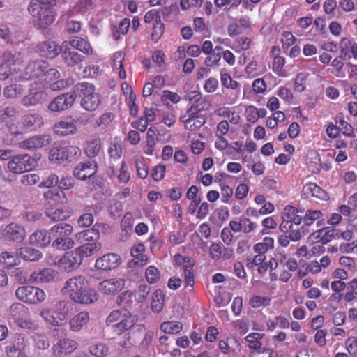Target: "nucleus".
I'll return each instance as SVG.
<instances>
[{
    "mask_svg": "<svg viewBox=\"0 0 357 357\" xmlns=\"http://www.w3.org/2000/svg\"><path fill=\"white\" fill-rule=\"evenodd\" d=\"M63 294L68 295L73 302L89 305L98 299L96 290L87 288V280L84 276L77 275L68 279L61 289Z\"/></svg>",
    "mask_w": 357,
    "mask_h": 357,
    "instance_id": "1",
    "label": "nucleus"
},
{
    "mask_svg": "<svg viewBox=\"0 0 357 357\" xmlns=\"http://www.w3.org/2000/svg\"><path fill=\"white\" fill-rule=\"evenodd\" d=\"M51 7L44 0L31 3L29 11L33 17L35 26L40 29H45L53 23L55 14Z\"/></svg>",
    "mask_w": 357,
    "mask_h": 357,
    "instance_id": "2",
    "label": "nucleus"
},
{
    "mask_svg": "<svg viewBox=\"0 0 357 357\" xmlns=\"http://www.w3.org/2000/svg\"><path fill=\"white\" fill-rule=\"evenodd\" d=\"M16 298L27 304H38L45 301L46 294L40 288L24 285L19 287L15 291Z\"/></svg>",
    "mask_w": 357,
    "mask_h": 357,
    "instance_id": "3",
    "label": "nucleus"
},
{
    "mask_svg": "<svg viewBox=\"0 0 357 357\" xmlns=\"http://www.w3.org/2000/svg\"><path fill=\"white\" fill-rule=\"evenodd\" d=\"M174 262L176 268H181L183 271L182 276L184 279L185 287H193L195 284L193 267L195 264L194 259L181 254H176L174 256Z\"/></svg>",
    "mask_w": 357,
    "mask_h": 357,
    "instance_id": "4",
    "label": "nucleus"
},
{
    "mask_svg": "<svg viewBox=\"0 0 357 357\" xmlns=\"http://www.w3.org/2000/svg\"><path fill=\"white\" fill-rule=\"evenodd\" d=\"M34 167V159L28 154L14 155L8 162V170L13 174L29 172Z\"/></svg>",
    "mask_w": 357,
    "mask_h": 357,
    "instance_id": "5",
    "label": "nucleus"
},
{
    "mask_svg": "<svg viewBox=\"0 0 357 357\" xmlns=\"http://www.w3.org/2000/svg\"><path fill=\"white\" fill-rule=\"evenodd\" d=\"M76 146H70L65 142H54L49 151L50 162L61 163L67 160Z\"/></svg>",
    "mask_w": 357,
    "mask_h": 357,
    "instance_id": "6",
    "label": "nucleus"
},
{
    "mask_svg": "<svg viewBox=\"0 0 357 357\" xmlns=\"http://www.w3.org/2000/svg\"><path fill=\"white\" fill-rule=\"evenodd\" d=\"M278 259L280 266L285 268L279 275V279L283 282H287L292 277V272L296 271L298 268L297 261L284 252H278Z\"/></svg>",
    "mask_w": 357,
    "mask_h": 357,
    "instance_id": "7",
    "label": "nucleus"
},
{
    "mask_svg": "<svg viewBox=\"0 0 357 357\" xmlns=\"http://www.w3.org/2000/svg\"><path fill=\"white\" fill-rule=\"evenodd\" d=\"M28 344V341L24 335H17L13 344L5 348L7 357H29L26 354Z\"/></svg>",
    "mask_w": 357,
    "mask_h": 357,
    "instance_id": "8",
    "label": "nucleus"
},
{
    "mask_svg": "<svg viewBox=\"0 0 357 357\" xmlns=\"http://www.w3.org/2000/svg\"><path fill=\"white\" fill-rule=\"evenodd\" d=\"M79 346L78 342L73 338L63 337L52 347V352L55 357H64L73 353Z\"/></svg>",
    "mask_w": 357,
    "mask_h": 357,
    "instance_id": "9",
    "label": "nucleus"
},
{
    "mask_svg": "<svg viewBox=\"0 0 357 357\" xmlns=\"http://www.w3.org/2000/svg\"><path fill=\"white\" fill-rule=\"evenodd\" d=\"M48 66L47 62L43 60L31 61L24 68L22 78L29 80L44 75Z\"/></svg>",
    "mask_w": 357,
    "mask_h": 357,
    "instance_id": "10",
    "label": "nucleus"
},
{
    "mask_svg": "<svg viewBox=\"0 0 357 357\" xmlns=\"http://www.w3.org/2000/svg\"><path fill=\"white\" fill-rule=\"evenodd\" d=\"M124 285L123 279L112 278L99 282L97 289L103 295H115L124 287Z\"/></svg>",
    "mask_w": 357,
    "mask_h": 357,
    "instance_id": "11",
    "label": "nucleus"
},
{
    "mask_svg": "<svg viewBox=\"0 0 357 357\" xmlns=\"http://www.w3.org/2000/svg\"><path fill=\"white\" fill-rule=\"evenodd\" d=\"M75 100L70 93H66L56 96L48 105V109L53 112H59L71 107Z\"/></svg>",
    "mask_w": 357,
    "mask_h": 357,
    "instance_id": "12",
    "label": "nucleus"
},
{
    "mask_svg": "<svg viewBox=\"0 0 357 357\" xmlns=\"http://www.w3.org/2000/svg\"><path fill=\"white\" fill-rule=\"evenodd\" d=\"M52 141V139L50 135H38L22 141L19 146L27 150L38 149L49 145Z\"/></svg>",
    "mask_w": 357,
    "mask_h": 357,
    "instance_id": "13",
    "label": "nucleus"
},
{
    "mask_svg": "<svg viewBox=\"0 0 357 357\" xmlns=\"http://www.w3.org/2000/svg\"><path fill=\"white\" fill-rule=\"evenodd\" d=\"M82 258L76 249L72 251L66 252L58 261L60 268L65 271H70L80 266L82 262Z\"/></svg>",
    "mask_w": 357,
    "mask_h": 357,
    "instance_id": "14",
    "label": "nucleus"
},
{
    "mask_svg": "<svg viewBox=\"0 0 357 357\" xmlns=\"http://www.w3.org/2000/svg\"><path fill=\"white\" fill-rule=\"evenodd\" d=\"M132 259L129 262L130 267H142L147 264L149 258L145 254V246L141 242L135 243L130 249Z\"/></svg>",
    "mask_w": 357,
    "mask_h": 357,
    "instance_id": "15",
    "label": "nucleus"
},
{
    "mask_svg": "<svg viewBox=\"0 0 357 357\" xmlns=\"http://www.w3.org/2000/svg\"><path fill=\"white\" fill-rule=\"evenodd\" d=\"M47 99V94L42 87L37 88L33 84L30 88L29 93L22 99V104L26 107L36 106L42 104Z\"/></svg>",
    "mask_w": 357,
    "mask_h": 357,
    "instance_id": "16",
    "label": "nucleus"
},
{
    "mask_svg": "<svg viewBox=\"0 0 357 357\" xmlns=\"http://www.w3.org/2000/svg\"><path fill=\"white\" fill-rule=\"evenodd\" d=\"M121 262V257L115 253H108L96 261L95 267L101 271H110L118 267Z\"/></svg>",
    "mask_w": 357,
    "mask_h": 357,
    "instance_id": "17",
    "label": "nucleus"
},
{
    "mask_svg": "<svg viewBox=\"0 0 357 357\" xmlns=\"http://www.w3.org/2000/svg\"><path fill=\"white\" fill-rule=\"evenodd\" d=\"M97 170V162L93 160L80 162L74 169L73 176L79 180H86L93 176Z\"/></svg>",
    "mask_w": 357,
    "mask_h": 357,
    "instance_id": "18",
    "label": "nucleus"
},
{
    "mask_svg": "<svg viewBox=\"0 0 357 357\" xmlns=\"http://www.w3.org/2000/svg\"><path fill=\"white\" fill-rule=\"evenodd\" d=\"M137 321L135 315H133L130 311L124 310L122 318L117 323L113 324L112 328L116 334L121 335L131 328Z\"/></svg>",
    "mask_w": 357,
    "mask_h": 357,
    "instance_id": "19",
    "label": "nucleus"
},
{
    "mask_svg": "<svg viewBox=\"0 0 357 357\" xmlns=\"http://www.w3.org/2000/svg\"><path fill=\"white\" fill-rule=\"evenodd\" d=\"M25 234L24 228L15 222L10 223L4 229L5 238L14 242H22L25 238Z\"/></svg>",
    "mask_w": 357,
    "mask_h": 357,
    "instance_id": "20",
    "label": "nucleus"
},
{
    "mask_svg": "<svg viewBox=\"0 0 357 357\" xmlns=\"http://www.w3.org/2000/svg\"><path fill=\"white\" fill-rule=\"evenodd\" d=\"M10 54H4L0 58V80L3 81L7 79L12 74L13 70H15L16 68L15 61L12 59Z\"/></svg>",
    "mask_w": 357,
    "mask_h": 357,
    "instance_id": "21",
    "label": "nucleus"
},
{
    "mask_svg": "<svg viewBox=\"0 0 357 357\" xmlns=\"http://www.w3.org/2000/svg\"><path fill=\"white\" fill-rule=\"evenodd\" d=\"M56 275L55 271L50 268L36 271L30 275L29 280L33 283H47L52 282Z\"/></svg>",
    "mask_w": 357,
    "mask_h": 357,
    "instance_id": "22",
    "label": "nucleus"
},
{
    "mask_svg": "<svg viewBox=\"0 0 357 357\" xmlns=\"http://www.w3.org/2000/svg\"><path fill=\"white\" fill-rule=\"evenodd\" d=\"M101 147L100 138L97 135H92L86 139L84 147V152L87 157L93 158L98 155L101 150Z\"/></svg>",
    "mask_w": 357,
    "mask_h": 357,
    "instance_id": "23",
    "label": "nucleus"
},
{
    "mask_svg": "<svg viewBox=\"0 0 357 357\" xmlns=\"http://www.w3.org/2000/svg\"><path fill=\"white\" fill-rule=\"evenodd\" d=\"M77 128L73 121H60L53 126V131L55 135L65 137L74 135L77 132Z\"/></svg>",
    "mask_w": 357,
    "mask_h": 357,
    "instance_id": "24",
    "label": "nucleus"
},
{
    "mask_svg": "<svg viewBox=\"0 0 357 357\" xmlns=\"http://www.w3.org/2000/svg\"><path fill=\"white\" fill-rule=\"evenodd\" d=\"M52 236L50 230H37L29 237V242L31 245L40 247H45L50 244Z\"/></svg>",
    "mask_w": 357,
    "mask_h": 357,
    "instance_id": "25",
    "label": "nucleus"
},
{
    "mask_svg": "<svg viewBox=\"0 0 357 357\" xmlns=\"http://www.w3.org/2000/svg\"><path fill=\"white\" fill-rule=\"evenodd\" d=\"M73 231V226L67 223H61L53 226L50 229L52 239L64 238L70 236Z\"/></svg>",
    "mask_w": 357,
    "mask_h": 357,
    "instance_id": "26",
    "label": "nucleus"
},
{
    "mask_svg": "<svg viewBox=\"0 0 357 357\" xmlns=\"http://www.w3.org/2000/svg\"><path fill=\"white\" fill-rule=\"evenodd\" d=\"M29 312L28 308L23 304L16 303L10 307L9 316L13 322L18 324L24 317H29Z\"/></svg>",
    "mask_w": 357,
    "mask_h": 357,
    "instance_id": "27",
    "label": "nucleus"
},
{
    "mask_svg": "<svg viewBox=\"0 0 357 357\" xmlns=\"http://www.w3.org/2000/svg\"><path fill=\"white\" fill-rule=\"evenodd\" d=\"M101 102L100 96L94 91L92 93L81 99L80 105L86 111L96 110Z\"/></svg>",
    "mask_w": 357,
    "mask_h": 357,
    "instance_id": "28",
    "label": "nucleus"
},
{
    "mask_svg": "<svg viewBox=\"0 0 357 357\" xmlns=\"http://www.w3.org/2000/svg\"><path fill=\"white\" fill-rule=\"evenodd\" d=\"M317 221V225L320 226L324 223V213L320 210H307L303 216V226L305 229L311 226Z\"/></svg>",
    "mask_w": 357,
    "mask_h": 357,
    "instance_id": "29",
    "label": "nucleus"
},
{
    "mask_svg": "<svg viewBox=\"0 0 357 357\" xmlns=\"http://www.w3.org/2000/svg\"><path fill=\"white\" fill-rule=\"evenodd\" d=\"M22 122L26 129L32 131L41 127L43 119L38 114H27L22 117Z\"/></svg>",
    "mask_w": 357,
    "mask_h": 357,
    "instance_id": "30",
    "label": "nucleus"
},
{
    "mask_svg": "<svg viewBox=\"0 0 357 357\" xmlns=\"http://www.w3.org/2000/svg\"><path fill=\"white\" fill-rule=\"evenodd\" d=\"M267 112L264 108H257L254 105H248L245 110L246 121L252 124L255 123L259 118L266 116Z\"/></svg>",
    "mask_w": 357,
    "mask_h": 357,
    "instance_id": "31",
    "label": "nucleus"
},
{
    "mask_svg": "<svg viewBox=\"0 0 357 357\" xmlns=\"http://www.w3.org/2000/svg\"><path fill=\"white\" fill-rule=\"evenodd\" d=\"M90 319L89 314L87 312H81L72 317L69 321L70 328L72 331H79Z\"/></svg>",
    "mask_w": 357,
    "mask_h": 357,
    "instance_id": "32",
    "label": "nucleus"
},
{
    "mask_svg": "<svg viewBox=\"0 0 357 357\" xmlns=\"http://www.w3.org/2000/svg\"><path fill=\"white\" fill-rule=\"evenodd\" d=\"M96 91L95 86L89 82H78L73 86V93L76 97L84 98Z\"/></svg>",
    "mask_w": 357,
    "mask_h": 357,
    "instance_id": "33",
    "label": "nucleus"
},
{
    "mask_svg": "<svg viewBox=\"0 0 357 357\" xmlns=\"http://www.w3.org/2000/svg\"><path fill=\"white\" fill-rule=\"evenodd\" d=\"M72 47H73V50H71V48H66L62 53V57L68 66H74L82 62L84 59V57L75 50V46ZM66 47H67V46H66Z\"/></svg>",
    "mask_w": 357,
    "mask_h": 357,
    "instance_id": "34",
    "label": "nucleus"
},
{
    "mask_svg": "<svg viewBox=\"0 0 357 357\" xmlns=\"http://www.w3.org/2000/svg\"><path fill=\"white\" fill-rule=\"evenodd\" d=\"M282 222L279 226V229L282 232L289 234V238L292 241H298L301 239V233L298 230L292 229V225L290 219L287 218L284 215L282 217Z\"/></svg>",
    "mask_w": 357,
    "mask_h": 357,
    "instance_id": "35",
    "label": "nucleus"
},
{
    "mask_svg": "<svg viewBox=\"0 0 357 357\" xmlns=\"http://www.w3.org/2000/svg\"><path fill=\"white\" fill-rule=\"evenodd\" d=\"M24 260L29 261H38L42 257V253L38 250L31 247H24L17 252Z\"/></svg>",
    "mask_w": 357,
    "mask_h": 357,
    "instance_id": "36",
    "label": "nucleus"
},
{
    "mask_svg": "<svg viewBox=\"0 0 357 357\" xmlns=\"http://www.w3.org/2000/svg\"><path fill=\"white\" fill-rule=\"evenodd\" d=\"M185 116H180V121L183 123L184 127L186 130L190 131H196L202 127L206 123V119L203 115H200L193 119H184Z\"/></svg>",
    "mask_w": 357,
    "mask_h": 357,
    "instance_id": "37",
    "label": "nucleus"
},
{
    "mask_svg": "<svg viewBox=\"0 0 357 357\" xmlns=\"http://www.w3.org/2000/svg\"><path fill=\"white\" fill-rule=\"evenodd\" d=\"M165 300V294L163 290L158 289H156L152 296V301L151 303V310L154 312L159 313L162 311L164 307V303Z\"/></svg>",
    "mask_w": 357,
    "mask_h": 357,
    "instance_id": "38",
    "label": "nucleus"
},
{
    "mask_svg": "<svg viewBox=\"0 0 357 357\" xmlns=\"http://www.w3.org/2000/svg\"><path fill=\"white\" fill-rule=\"evenodd\" d=\"M101 248L100 243H86L75 248L82 259L92 255L95 252L98 251Z\"/></svg>",
    "mask_w": 357,
    "mask_h": 357,
    "instance_id": "39",
    "label": "nucleus"
},
{
    "mask_svg": "<svg viewBox=\"0 0 357 357\" xmlns=\"http://www.w3.org/2000/svg\"><path fill=\"white\" fill-rule=\"evenodd\" d=\"M298 210L292 206L287 205L284 208V215L290 219L292 226L294 225L296 227H301V224L303 222V217L297 215Z\"/></svg>",
    "mask_w": 357,
    "mask_h": 357,
    "instance_id": "40",
    "label": "nucleus"
},
{
    "mask_svg": "<svg viewBox=\"0 0 357 357\" xmlns=\"http://www.w3.org/2000/svg\"><path fill=\"white\" fill-rule=\"evenodd\" d=\"M160 330L168 334H178L183 329V324L179 321H168L160 324Z\"/></svg>",
    "mask_w": 357,
    "mask_h": 357,
    "instance_id": "41",
    "label": "nucleus"
},
{
    "mask_svg": "<svg viewBox=\"0 0 357 357\" xmlns=\"http://www.w3.org/2000/svg\"><path fill=\"white\" fill-rule=\"evenodd\" d=\"M273 238L265 237L262 242L254 245L253 250L255 253L266 255V253L273 248Z\"/></svg>",
    "mask_w": 357,
    "mask_h": 357,
    "instance_id": "42",
    "label": "nucleus"
},
{
    "mask_svg": "<svg viewBox=\"0 0 357 357\" xmlns=\"http://www.w3.org/2000/svg\"><path fill=\"white\" fill-rule=\"evenodd\" d=\"M310 74L307 72H301L294 79V90L295 92H303L306 89V82Z\"/></svg>",
    "mask_w": 357,
    "mask_h": 357,
    "instance_id": "43",
    "label": "nucleus"
},
{
    "mask_svg": "<svg viewBox=\"0 0 357 357\" xmlns=\"http://www.w3.org/2000/svg\"><path fill=\"white\" fill-rule=\"evenodd\" d=\"M134 164L137 170V176L145 179L149 174V166L144 158L140 157L134 160Z\"/></svg>",
    "mask_w": 357,
    "mask_h": 357,
    "instance_id": "44",
    "label": "nucleus"
},
{
    "mask_svg": "<svg viewBox=\"0 0 357 357\" xmlns=\"http://www.w3.org/2000/svg\"><path fill=\"white\" fill-rule=\"evenodd\" d=\"M45 213L46 215L54 222L63 221L69 217L68 213L63 208L47 209Z\"/></svg>",
    "mask_w": 357,
    "mask_h": 357,
    "instance_id": "45",
    "label": "nucleus"
},
{
    "mask_svg": "<svg viewBox=\"0 0 357 357\" xmlns=\"http://www.w3.org/2000/svg\"><path fill=\"white\" fill-rule=\"evenodd\" d=\"M0 263L6 267H13L20 263V259L16 255L9 252H2L0 255Z\"/></svg>",
    "mask_w": 357,
    "mask_h": 357,
    "instance_id": "46",
    "label": "nucleus"
},
{
    "mask_svg": "<svg viewBox=\"0 0 357 357\" xmlns=\"http://www.w3.org/2000/svg\"><path fill=\"white\" fill-rule=\"evenodd\" d=\"M304 189L314 197L324 199L327 196L326 192L321 189L315 183H309L306 184Z\"/></svg>",
    "mask_w": 357,
    "mask_h": 357,
    "instance_id": "47",
    "label": "nucleus"
},
{
    "mask_svg": "<svg viewBox=\"0 0 357 357\" xmlns=\"http://www.w3.org/2000/svg\"><path fill=\"white\" fill-rule=\"evenodd\" d=\"M93 209V206L86 208V213L82 214L77 220L78 225L81 227H88L91 226L94 220L91 211Z\"/></svg>",
    "mask_w": 357,
    "mask_h": 357,
    "instance_id": "48",
    "label": "nucleus"
},
{
    "mask_svg": "<svg viewBox=\"0 0 357 357\" xmlns=\"http://www.w3.org/2000/svg\"><path fill=\"white\" fill-rule=\"evenodd\" d=\"M39 50L41 56L48 59L55 58L60 52H62L63 46H40Z\"/></svg>",
    "mask_w": 357,
    "mask_h": 357,
    "instance_id": "49",
    "label": "nucleus"
},
{
    "mask_svg": "<svg viewBox=\"0 0 357 357\" xmlns=\"http://www.w3.org/2000/svg\"><path fill=\"white\" fill-rule=\"evenodd\" d=\"M160 271L153 265L148 266L145 271L146 281L149 284H155L160 279Z\"/></svg>",
    "mask_w": 357,
    "mask_h": 357,
    "instance_id": "50",
    "label": "nucleus"
},
{
    "mask_svg": "<svg viewBox=\"0 0 357 357\" xmlns=\"http://www.w3.org/2000/svg\"><path fill=\"white\" fill-rule=\"evenodd\" d=\"M95 8L93 0H78L75 4V11L84 15Z\"/></svg>",
    "mask_w": 357,
    "mask_h": 357,
    "instance_id": "51",
    "label": "nucleus"
},
{
    "mask_svg": "<svg viewBox=\"0 0 357 357\" xmlns=\"http://www.w3.org/2000/svg\"><path fill=\"white\" fill-rule=\"evenodd\" d=\"M285 64V59L282 56H275L273 62V72L280 77L287 76V72L284 68Z\"/></svg>",
    "mask_w": 357,
    "mask_h": 357,
    "instance_id": "52",
    "label": "nucleus"
},
{
    "mask_svg": "<svg viewBox=\"0 0 357 357\" xmlns=\"http://www.w3.org/2000/svg\"><path fill=\"white\" fill-rule=\"evenodd\" d=\"M271 298L269 296H254L250 298L249 303L254 308L266 307L270 305Z\"/></svg>",
    "mask_w": 357,
    "mask_h": 357,
    "instance_id": "53",
    "label": "nucleus"
},
{
    "mask_svg": "<svg viewBox=\"0 0 357 357\" xmlns=\"http://www.w3.org/2000/svg\"><path fill=\"white\" fill-rule=\"evenodd\" d=\"M338 116L335 119V123L338 125V127L340 128V130H342V134L344 136L349 137H355V132L354 129L352 127V126L344 121L342 117H340L338 119Z\"/></svg>",
    "mask_w": 357,
    "mask_h": 357,
    "instance_id": "54",
    "label": "nucleus"
},
{
    "mask_svg": "<svg viewBox=\"0 0 357 357\" xmlns=\"http://www.w3.org/2000/svg\"><path fill=\"white\" fill-rule=\"evenodd\" d=\"M74 245V241L70 236L64 238H57L56 240H53L52 242V247L57 250H65L71 249Z\"/></svg>",
    "mask_w": 357,
    "mask_h": 357,
    "instance_id": "55",
    "label": "nucleus"
},
{
    "mask_svg": "<svg viewBox=\"0 0 357 357\" xmlns=\"http://www.w3.org/2000/svg\"><path fill=\"white\" fill-rule=\"evenodd\" d=\"M250 357H278V354L271 349L264 347L262 345L258 349L250 351Z\"/></svg>",
    "mask_w": 357,
    "mask_h": 357,
    "instance_id": "56",
    "label": "nucleus"
},
{
    "mask_svg": "<svg viewBox=\"0 0 357 357\" xmlns=\"http://www.w3.org/2000/svg\"><path fill=\"white\" fill-rule=\"evenodd\" d=\"M16 109L13 107H0V123H7L15 118Z\"/></svg>",
    "mask_w": 357,
    "mask_h": 357,
    "instance_id": "57",
    "label": "nucleus"
},
{
    "mask_svg": "<svg viewBox=\"0 0 357 357\" xmlns=\"http://www.w3.org/2000/svg\"><path fill=\"white\" fill-rule=\"evenodd\" d=\"M261 337L262 335L259 333H252L245 337L246 341L249 343L250 351L258 349L262 345L260 341Z\"/></svg>",
    "mask_w": 357,
    "mask_h": 357,
    "instance_id": "58",
    "label": "nucleus"
},
{
    "mask_svg": "<svg viewBox=\"0 0 357 357\" xmlns=\"http://www.w3.org/2000/svg\"><path fill=\"white\" fill-rule=\"evenodd\" d=\"M117 303L123 307H130L132 303V292L126 290L121 293L117 297Z\"/></svg>",
    "mask_w": 357,
    "mask_h": 357,
    "instance_id": "59",
    "label": "nucleus"
},
{
    "mask_svg": "<svg viewBox=\"0 0 357 357\" xmlns=\"http://www.w3.org/2000/svg\"><path fill=\"white\" fill-rule=\"evenodd\" d=\"M151 291V287L146 284H141L139 285L137 291H135V299L138 303L144 301Z\"/></svg>",
    "mask_w": 357,
    "mask_h": 357,
    "instance_id": "60",
    "label": "nucleus"
},
{
    "mask_svg": "<svg viewBox=\"0 0 357 357\" xmlns=\"http://www.w3.org/2000/svg\"><path fill=\"white\" fill-rule=\"evenodd\" d=\"M83 238L88 243H98L97 241L100 238V232L98 229L92 227L86 229L81 233Z\"/></svg>",
    "mask_w": 357,
    "mask_h": 357,
    "instance_id": "61",
    "label": "nucleus"
},
{
    "mask_svg": "<svg viewBox=\"0 0 357 357\" xmlns=\"http://www.w3.org/2000/svg\"><path fill=\"white\" fill-rule=\"evenodd\" d=\"M89 351L91 355L96 357H104L108 353V348L105 344L99 343L91 345Z\"/></svg>",
    "mask_w": 357,
    "mask_h": 357,
    "instance_id": "62",
    "label": "nucleus"
},
{
    "mask_svg": "<svg viewBox=\"0 0 357 357\" xmlns=\"http://www.w3.org/2000/svg\"><path fill=\"white\" fill-rule=\"evenodd\" d=\"M74 79L68 77L66 79H59L50 84V88L52 91H60L74 84Z\"/></svg>",
    "mask_w": 357,
    "mask_h": 357,
    "instance_id": "63",
    "label": "nucleus"
},
{
    "mask_svg": "<svg viewBox=\"0 0 357 357\" xmlns=\"http://www.w3.org/2000/svg\"><path fill=\"white\" fill-rule=\"evenodd\" d=\"M117 177L119 183L125 184L128 183L130 179V174L125 161H122L121 163L119 173Z\"/></svg>",
    "mask_w": 357,
    "mask_h": 357,
    "instance_id": "64",
    "label": "nucleus"
}]
</instances>
